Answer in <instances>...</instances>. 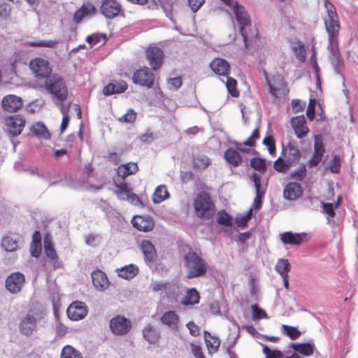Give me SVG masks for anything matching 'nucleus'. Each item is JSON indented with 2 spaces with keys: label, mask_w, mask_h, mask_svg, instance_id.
I'll use <instances>...</instances> for the list:
<instances>
[{
  "label": "nucleus",
  "mask_w": 358,
  "mask_h": 358,
  "mask_svg": "<svg viewBox=\"0 0 358 358\" xmlns=\"http://www.w3.org/2000/svg\"><path fill=\"white\" fill-rule=\"evenodd\" d=\"M326 15L323 16V21L326 31L328 34L327 50L330 52L329 62L335 73L342 78V85L345 86V76L343 71L345 68L344 61L338 49V37L340 31L338 16L334 6L328 0L324 1Z\"/></svg>",
  "instance_id": "nucleus-1"
},
{
  "label": "nucleus",
  "mask_w": 358,
  "mask_h": 358,
  "mask_svg": "<svg viewBox=\"0 0 358 358\" xmlns=\"http://www.w3.org/2000/svg\"><path fill=\"white\" fill-rule=\"evenodd\" d=\"M184 265L189 279L203 276L207 272V263L195 252H188L184 256Z\"/></svg>",
  "instance_id": "nucleus-2"
},
{
  "label": "nucleus",
  "mask_w": 358,
  "mask_h": 358,
  "mask_svg": "<svg viewBox=\"0 0 358 358\" xmlns=\"http://www.w3.org/2000/svg\"><path fill=\"white\" fill-rule=\"evenodd\" d=\"M45 87L52 101H64L68 96V90L64 78L59 75H52L45 83Z\"/></svg>",
  "instance_id": "nucleus-3"
},
{
  "label": "nucleus",
  "mask_w": 358,
  "mask_h": 358,
  "mask_svg": "<svg viewBox=\"0 0 358 358\" xmlns=\"http://www.w3.org/2000/svg\"><path fill=\"white\" fill-rule=\"evenodd\" d=\"M193 205L196 215L200 218L210 219L215 213V205L210 195L205 192L197 194Z\"/></svg>",
  "instance_id": "nucleus-4"
},
{
  "label": "nucleus",
  "mask_w": 358,
  "mask_h": 358,
  "mask_svg": "<svg viewBox=\"0 0 358 358\" xmlns=\"http://www.w3.org/2000/svg\"><path fill=\"white\" fill-rule=\"evenodd\" d=\"M227 6H231L236 20L239 25V31L241 34L243 41L246 43L247 34L245 27L250 25V20L245 8L238 2L234 3L233 0H221Z\"/></svg>",
  "instance_id": "nucleus-5"
},
{
  "label": "nucleus",
  "mask_w": 358,
  "mask_h": 358,
  "mask_svg": "<svg viewBox=\"0 0 358 358\" xmlns=\"http://www.w3.org/2000/svg\"><path fill=\"white\" fill-rule=\"evenodd\" d=\"M131 321L123 315H116L109 322V328L113 334L124 336L127 334L131 329Z\"/></svg>",
  "instance_id": "nucleus-6"
},
{
  "label": "nucleus",
  "mask_w": 358,
  "mask_h": 358,
  "mask_svg": "<svg viewBox=\"0 0 358 358\" xmlns=\"http://www.w3.org/2000/svg\"><path fill=\"white\" fill-rule=\"evenodd\" d=\"M132 81L135 85L150 89L155 83V76L148 67L143 66L134 73Z\"/></svg>",
  "instance_id": "nucleus-7"
},
{
  "label": "nucleus",
  "mask_w": 358,
  "mask_h": 358,
  "mask_svg": "<svg viewBox=\"0 0 358 358\" xmlns=\"http://www.w3.org/2000/svg\"><path fill=\"white\" fill-rule=\"evenodd\" d=\"M101 13L107 19H113L123 13L121 5L116 0H101Z\"/></svg>",
  "instance_id": "nucleus-8"
},
{
  "label": "nucleus",
  "mask_w": 358,
  "mask_h": 358,
  "mask_svg": "<svg viewBox=\"0 0 358 358\" xmlns=\"http://www.w3.org/2000/svg\"><path fill=\"white\" fill-rule=\"evenodd\" d=\"M25 118L21 115H10L6 119V125L9 135L17 136L21 134L25 125Z\"/></svg>",
  "instance_id": "nucleus-9"
},
{
  "label": "nucleus",
  "mask_w": 358,
  "mask_h": 358,
  "mask_svg": "<svg viewBox=\"0 0 358 358\" xmlns=\"http://www.w3.org/2000/svg\"><path fill=\"white\" fill-rule=\"evenodd\" d=\"M145 54L152 70H158L163 63L164 51L156 45H150L147 48Z\"/></svg>",
  "instance_id": "nucleus-10"
},
{
  "label": "nucleus",
  "mask_w": 358,
  "mask_h": 358,
  "mask_svg": "<svg viewBox=\"0 0 358 358\" xmlns=\"http://www.w3.org/2000/svg\"><path fill=\"white\" fill-rule=\"evenodd\" d=\"M25 282L24 275L20 272L10 274L6 280V287L12 294L20 292Z\"/></svg>",
  "instance_id": "nucleus-11"
},
{
  "label": "nucleus",
  "mask_w": 358,
  "mask_h": 358,
  "mask_svg": "<svg viewBox=\"0 0 358 358\" xmlns=\"http://www.w3.org/2000/svg\"><path fill=\"white\" fill-rule=\"evenodd\" d=\"M30 68L37 78H48L51 73L48 62L42 58H35L30 62Z\"/></svg>",
  "instance_id": "nucleus-12"
},
{
  "label": "nucleus",
  "mask_w": 358,
  "mask_h": 358,
  "mask_svg": "<svg viewBox=\"0 0 358 358\" xmlns=\"http://www.w3.org/2000/svg\"><path fill=\"white\" fill-rule=\"evenodd\" d=\"M324 152L322 136L321 135H315L314 136V152L308 162L309 167L317 166L321 162Z\"/></svg>",
  "instance_id": "nucleus-13"
},
{
  "label": "nucleus",
  "mask_w": 358,
  "mask_h": 358,
  "mask_svg": "<svg viewBox=\"0 0 358 358\" xmlns=\"http://www.w3.org/2000/svg\"><path fill=\"white\" fill-rule=\"evenodd\" d=\"M66 313L71 320L78 321L87 315V310L83 302L74 301L69 306Z\"/></svg>",
  "instance_id": "nucleus-14"
},
{
  "label": "nucleus",
  "mask_w": 358,
  "mask_h": 358,
  "mask_svg": "<svg viewBox=\"0 0 358 358\" xmlns=\"http://www.w3.org/2000/svg\"><path fill=\"white\" fill-rule=\"evenodd\" d=\"M290 124L296 136L299 139L306 137L309 132V129L306 126L305 116L303 115L292 117L290 120Z\"/></svg>",
  "instance_id": "nucleus-15"
},
{
  "label": "nucleus",
  "mask_w": 358,
  "mask_h": 358,
  "mask_svg": "<svg viewBox=\"0 0 358 358\" xmlns=\"http://www.w3.org/2000/svg\"><path fill=\"white\" fill-rule=\"evenodd\" d=\"M22 98L14 94L6 95L1 101L2 108L8 113L17 112L22 107Z\"/></svg>",
  "instance_id": "nucleus-16"
},
{
  "label": "nucleus",
  "mask_w": 358,
  "mask_h": 358,
  "mask_svg": "<svg viewBox=\"0 0 358 358\" xmlns=\"http://www.w3.org/2000/svg\"><path fill=\"white\" fill-rule=\"evenodd\" d=\"M141 249L145 263L149 266L154 264L157 259V254L152 242L149 240H143L141 243Z\"/></svg>",
  "instance_id": "nucleus-17"
},
{
  "label": "nucleus",
  "mask_w": 358,
  "mask_h": 358,
  "mask_svg": "<svg viewBox=\"0 0 358 358\" xmlns=\"http://www.w3.org/2000/svg\"><path fill=\"white\" fill-rule=\"evenodd\" d=\"M44 250L47 257L51 260L55 269L62 266V262L59 260L54 245L48 235L44 238Z\"/></svg>",
  "instance_id": "nucleus-18"
},
{
  "label": "nucleus",
  "mask_w": 358,
  "mask_h": 358,
  "mask_svg": "<svg viewBox=\"0 0 358 358\" xmlns=\"http://www.w3.org/2000/svg\"><path fill=\"white\" fill-rule=\"evenodd\" d=\"M303 194L301 185L296 182H291L286 185L283 189V196L285 199L294 201Z\"/></svg>",
  "instance_id": "nucleus-19"
},
{
  "label": "nucleus",
  "mask_w": 358,
  "mask_h": 358,
  "mask_svg": "<svg viewBox=\"0 0 358 358\" xmlns=\"http://www.w3.org/2000/svg\"><path fill=\"white\" fill-rule=\"evenodd\" d=\"M128 85L122 80H115L109 83L103 87V93L106 96H110L115 94H120L127 90Z\"/></svg>",
  "instance_id": "nucleus-20"
},
{
  "label": "nucleus",
  "mask_w": 358,
  "mask_h": 358,
  "mask_svg": "<svg viewBox=\"0 0 358 358\" xmlns=\"http://www.w3.org/2000/svg\"><path fill=\"white\" fill-rule=\"evenodd\" d=\"M211 70L218 76H227L230 73V66L228 62L224 59H215L210 64Z\"/></svg>",
  "instance_id": "nucleus-21"
},
{
  "label": "nucleus",
  "mask_w": 358,
  "mask_h": 358,
  "mask_svg": "<svg viewBox=\"0 0 358 358\" xmlns=\"http://www.w3.org/2000/svg\"><path fill=\"white\" fill-rule=\"evenodd\" d=\"M96 13L95 6L90 3H84L73 15V20L76 24H79L83 19L88 16H92Z\"/></svg>",
  "instance_id": "nucleus-22"
},
{
  "label": "nucleus",
  "mask_w": 358,
  "mask_h": 358,
  "mask_svg": "<svg viewBox=\"0 0 358 358\" xmlns=\"http://www.w3.org/2000/svg\"><path fill=\"white\" fill-rule=\"evenodd\" d=\"M91 277L92 283L97 290L103 291L108 287L109 281L108 278L101 270L94 271L91 274Z\"/></svg>",
  "instance_id": "nucleus-23"
},
{
  "label": "nucleus",
  "mask_w": 358,
  "mask_h": 358,
  "mask_svg": "<svg viewBox=\"0 0 358 358\" xmlns=\"http://www.w3.org/2000/svg\"><path fill=\"white\" fill-rule=\"evenodd\" d=\"M160 322L173 330L178 329L179 316L174 310L164 312L160 317Z\"/></svg>",
  "instance_id": "nucleus-24"
},
{
  "label": "nucleus",
  "mask_w": 358,
  "mask_h": 358,
  "mask_svg": "<svg viewBox=\"0 0 358 358\" xmlns=\"http://www.w3.org/2000/svg\"><path fill=\"white\" fill-rule=\"evenodd\" d=\"M20 329L22 334L29 336L36 330V319L30 315H27L20 322Z\"/></svg>",
  "instance_id": "nucleus-25"
},
{
  "label": "nucleus",
  "mask_w": 358,
  "mask_h": 358,
  "mask_svg": "<svg viewBox=\"0 0 358 358\" xmlns=\"http://www.w3.org/2000/svg\"><path fill=\"white\" fill-rule=\"evenodd\" d=\"M131 222L135 228L144 232L150 231L154 227V223L150 217L137 216Z\"/></svg>",
  "instance_id": "nucleus-26"
},
{
  "label": "nucleus",
  "mask_w": 358,
  "mask_h": 358,
  "mask_svg": "<svg viewBox=\"0 0 358 358\" xmlns=\"http://www.w3.org/2000/svg\"><path fill=\"white\" fill-rule=\"evenodd\" d=\"M282 155H284L292 164L301 157L299 150L292 142L288 143L287 148L282 144Z\"/></svg>",
  "instance_id": "nucleus-27"
},
{
  "label": "nucleus",
  "mask_w": 358,
  "mask_h": 358,
  "mask_svg": "<svg viewBox=\"0 0 358 358\" xmlns=\"http://www.w3.org/2000/svg\"><path fill=\"white\" fill-rule=\"evenodd\" d=\"M306 236L305 234H297L292 231H286L280 234L281 241L286 245H299L301 243L303 238Z\"/></svg>",
  "instance_id": "nucleus-28"
},
{
  "label": "nucleus",
  "mask_w": 358,
  "mask_h": 358,
  "mask_svg": "<svg viewBox=\"0 0 358 358\" xmlns=\"http://www.w3.org/2000/svg\"><path fill=\"white\" fill-rule=\"evenodd\" d=\"M20 238L18 235H8L3 238L1 246L7 252H14L18 248Z\"/></svg>",
  "instance_id": "nucleus-29"
},
{
  "label": "nucleus",
  "mask_w": 358,
  "mask_h": 358,
  "mask_svg": "<svg viewBox=\"0 0 358 358\" xmlns=\"http://www.w3.org/2000/svg\"><path fill=\"white\" fill-rule=\"evenodd\" d=\"M30 130L38 138L48 140L51 137L50 131L42 122L34 124L31 127Z\"/></svg>",
  "instance_id": "nucleus-30"
},
{
  "label": "nucleus",
  "mask_w": 358,
  "mask_h": 358,
  "mask_svg": "<svg viewBox=\"0 0 358 358\" xmlns=\"http://www.w3.org/2000/svg\"><path fill=\"white\" fill-rule=\"evenodd\" d=\"M138 268L136 265L131 264L117 268L118 276L123 279H131L138 273Z\"/></svg>",
  "instance_id": "nucleus-31"
},
{
  "label": "nucleus",
  "mask_w": 358,
  "mask_h": 358,
  "mask_svg": "<svg viewBox=\"0 0 358 358\" xmlns=\"http://www.w3.org/2000/svg\"><path fill=\"white\" fill-rule=\"evenodd\" d=\"M290 347L296 352L303 355V356H310L313 354L315 346L311 342L308 343H291Z\"/></svg>",
  "instance_id": "nucleus-32"
},
{
  "label": "nucleus",
  "mask_w": 358,
  "mask_h": 358,
  "mask_svg": "<svg viewBox=\"0 0 358 358\" xmlns=\"http://www.w3.org/2000/svg\"><path fill=\"white\" fill-rule=\"evenodd\" d=\"M224 159L234 167H237L242 163V157L238 152L234 148H228L224 152Z\"/></svg>",
  "instance_id": "nucleus-33"
},
{
  "label": "nucleus",
  "mask_w": 358,
  "mask_h": 358,
  "mask_svg": "<svg viewBox=\"0 0 358 358\" xmlns=\"http://www.w3.org/2000/svg\"><path fill=\"white\" fill-rule=\"evenodd\" d=\"M143 338L150 344H155L160 336L158 330L151 325H148L143 330Z\"/></svg>",
  "instance_id": "nucleus-34"
},
{
  "label": "nucleus",
  "mask_w": 358,
  "mask_h": 358,
  "mask_svg": "<svg viewBox=\"0 0 358 358\" xmlns=\"http://www.w3.org/2000/svg\"><path fill=\"white\" fill-rule=\"evenodd\" d=\"M169 197V193L165 185H159L156 189L152 195V201L155 203H160Z\"/></svg>",
  "instance_id": "nucleus-35"
},
{
  "label": "nucleus",
  "mask_w": 358,
  "mask_h": 358,
  "mask_svg": "<svg viewBox=\"0 0 358 358\" xmlns=\"http://www.w3.org/2000/svg\"><path fill=\"white\" fill-rule=\"evenodd\" d=\"M250 179L253 182L255 189V194H265L267 187V182L262 183L261 175L257 173H253L250 175Z\"/></svg>",
  "instance_id": "nucleus-36"
},
{
  "label": "nucleus",
  "mask_w": 358,
  "mask_h": 358,
  "mask_svg": "<svg viewBox=\"0 0 358 358\" xmlns=\"http://www.w3.org/2000/svg\"><path fill=\"white\" fill-rule=\"evenodd\" d=\"M217 222L223 226L231 227L233 224V217L225 210H222L217 213Z\"/></svg>",
  "instance_id": "nucleus-37"
},
{
  "label": "nucleus",
  "mask_w": 358,
  "mask_h": 358,
  "mask_svg": "<svg viewBox=\"0 0 358 358\" xmlns=\"http://www.w3.org/2000/svg\"><path fill=\"white\" fill-rule=\"evenodd\" d=\"M199 302V295L195 288L189 289L182 302L185 305H194Z\"/></svg>",
  "instance_id": "nucleus-38"
},
{
  "label": "nucleus",
  "mask_w": 358,
  "mask_h": 358,
  "mask_svg": "<svg viewBox=\"0 0 358 358\" xmlns=\"http://www.w3.org/2000/svg\"><path fill=\"white\" fill-rule=\"evenodd\" d=\"M205 341L208 349L217 351L220 345V341L217 337L212 336L208 331L204 332Z\"/></svg>",
  "instance_id": "nucleus-39"
},
{
  "label": "nucleus",
  "mask_w": 358,
  "mask_h": 358,
  "mask_svg": "<svg viewBox=\"0 0 358 358\" xmlns=\"http://www.w3.org/2000/svg\"><path fill=\"white\" fill-rule=\"evenodd\" d=\"M290 267V264L288 259H280L275 265V270L281 277L287 276Z\"/></svg>",
  "instance_id": "nucleus-40"
},
{
  "label": "nucleus",
  "mask_w": 358,
  "mask_h": 358,
  "mask_svg": "<svg viewBox=\"0 0 358 358\" xmlns=\"http://www.w3.org/2000/svg\"><path fill=\"white\" fill-rule=\"evenodd\" d=\"M103 40V44H105L108 40L107 35L106 34L94 33L87 36L85 41L91 46H94L101 42Z\"/></svg>",
  "instance_id": "nucleus-41"
},
{
  "label": "nucleus",
  "mask_w": 358,
  "mask_h": 358,
  "mask_svg": "<svg viewBox=\"0 0 358 358\" xmlns=\"http://www.w3.org/2000/svg\"><path fill=\"white\" fill-rule=\"evenodd\" d=\"M292 164L287 160L281 157H278L273 163V168L280 173H286Z\"/></svg>",
  "instance_id": "nucleus-42"
},
{
  "label": "nucleus",
  "mask_w": 358,
  "mask_h": 358,
  "mask_svg": "<svg viewBox=\"0 0 358 358\" xmlns=\"http://www.w3.org/2000/svg\"><path fill=\"white\" fill-rule=\"evenodd\" d=\"M250 166L255 170L260 173H264L266 170V162L260 157H254L250 160Z\"/></svg>",
  "instance_id": "nucleus-43"
},
{
  "label": "nucleus",
  "mask_w": 358,
  "mask_h": 358,
  "mask_svg": "<svg viewBox=\"0 0 358 358\" xmlns=\"http://www.w3.org/2000/svg\"><path fill=\"white\" fill-rule=\"evenodd\" d=\"M252 319L254 321H258L261 319L268 318L266 311L260 308L257 304H252L251 306Z\"/></svg>",
  "instance_id": "nucleus-44"
},
{
  "label": "nucleus",
  "mask_w": 358,
  "mask_h": 358,
  "mask_svg": "<svg viewBox=\"0 0 358 358\" xmlns=\"http://www.w3.org/2000/svg\"><path fill=\"white\" fill-rule=\"evenodd\" d=\"M282 331L284 334L292 340L298 338L301 335V332L296 327L289 325L282 324Z\"/></svg>",
  "instance_id": "nucleus-45"
},
{
  "label": "nucleus",
  "mask_w": 358,
  "mask_h": 358,
  "mask_svg": "<svg viewBox=\"0 0 358 358\" xmlns=\"http://www.w3.org/2000/svg\"><path fill=\"white\" fill-rule=\"evenodd\" d=\"M61 358H83L81 355L72 346L66 345L61 352Z\"/></svg>",
  "instance_id": "nucleus-46"
},
{
  "label": "nucleus",
  "mask_w": 358,
  "mask_h": 358,
  "mask_svg": "<svg viewBox=\"0 0 358 358\" xmlns=\"http://www.w3.org/2000/svg\"><path fill=\"white\" fill-rule=\"evenodd\" d=\"M116 187L118 189L117 191V196L121 200H127L129 198L131 192L129 191L127 185L124 182L117 183L115 182Z\"/></svg>",
  "instance_id": "nucleus-47"
},
{
  "label": "nucleus",
  "mask_w": 358,
  "mask_h": 358,
  "mask_svg": "<svg viewBox=\"0 0 358 358\" xmlns=\"http://www.w3.org/2000/svg\"><path fill=\"white\" fill-rule=\"evenodd\" d=\"M225 77L227 78L226 87H227L229 93L233 97H238L239 92L236 90V80L234 78L229 77V76Z\"/></svg>",
  "instance_id": "nucleus-48"
},
{
  "label": "nucleus",
  "mask_w": 358,
  "mask_h": 358,
  "mask_svg": "<svg viewBox=\"0 0 358 358\" xmlns=\"http://www.w3.org/2000/svg\"><path fill=\"white\" fill-rule=\"evenodd\" d=\"M307 169L305 164H301L300 167L290 173L292 178L299 181H303L306 177Z\"/></svg>",
  "instance_id": "nucleus-49"
},
{
  "label": "nucleus",
  "mask_w": 358,
  "mask_h": 358,
  "mask_svg": "<svg viewBox=\"0 0 358 358\" xmlns=\"http://www.w3.org/2000/svg\"><path fill=\"white\" fill-rule=\"evenodd\" d=\"M293 52L296 59L300 62L306 60V50L304 45L300 42L293 47Z\"/></svg>",
  "instance_id": "nucleus-50"
},
{
  "label": "nucleus",
  "mask_w": 358,
  "mask_h": 358,
  "mask_svg": "<svg viewBox=\"0 0 358 358\" xmlns=\"http://www.w3.org/2000/svg\"><path fill=\"white\" fill-rule=\"evenodd\" d=\"M210 164V159L205 155H197L194 157V165L199 169H205Z\"/></svg>",
  "instance_id": "nucleus-51"
},
{
  "label": "nucleus",
  "mask_w": 358,
  "mask_h": 358,
  "mask_svg": "<svg viewBox=\"0 0 358 358\" xmlns=\"http://www.w3.org/2000/svg\"><path fill=\"white\" fill-rule=\"evenodd\" d=\"M263 345V352L266 358H284L282 353L277 350H271L267 345Z\"/></svg>",
  "instance_id": "nucleus-52"
},
{
  "label": "nucleus",
  "mask_w": 358,
  "mask_h": 358,
  "mask_svg": "<svg viewBox=\"0 0 358 358\" xmlns=\"http://www.w3.org/2000/svg\"><path fill=\"white\" fill-rule=\"evenodd\" d=\"M263 144L267 147L270 155L275 153V142L273 136H267L263 140Z\"/></svg>",
  "instance_id": "nucleus-53"
},
{
  "label": "nucleus",
  "mask_w": 358,
  "mask_h": 358,
  "mask_svg": "<svg viewBox=\"0 0 358 358\" xmlns=\"http://www.w3.org/2000/svg\"><path fill=\"white\" fill-rule=\"evenodd\" d=\"M341 166L340 157L338 155H334L329 165V171L332 173H338L340 172Z\"/></svg>",
  "instance_id": "nucleus-54"
},
{
  "label": "nucleus",
  "mask_w": 358,
  "mask_h": 358,
  "mask_svg": "<svg viewBox=\"0 0 358 358\" xmlns=\"http://www.w3.org/2000/svg\"><path fill=\"white\" fill-rule=\"evenodd\" d=\"M168 87L171 90H177L182 85L180 77L171 78L167 80Z\"/></svg>",
  "instance_id": "nucleus-55"
},
{
  "label": "nucleus",
  "mask_w": 358,
  "mask_h": 358,
  "mask_svg": "<svg viewBox=\"0 0 358 358\" xmlns=\"http://www.w3.org/2000/svg\"><path fill=\"white\" fill-rule=\"evenodd\" d=\"M264 74L265 79H266V83H267L268 89H269L270 94L275 98L279 97V96L281 94L280 89L275 87L274 85H273L271 84V81L269 80L268 74L266 71L264 72Z\"/></svg>",
  "instance_id": "nucleus-56"
},
{
  "label": "nucleus",
  "mask_w": 358,
  "mask_h": 358,
  "mask_svg": "<svg viewBox=\"0 0 358 358\" xmlns=\"http://www.w3.org/2000/svg\"><path fill=\"white\" fill-rule=\"evenodd\" d=\"M306 200L309 203L308 207L313 210H318L320 206H321V202H322L317 196H308Z\"/></svg>",
  "instance_id": "nucleus-57"
},
{
  "label": "nucleus",
  "mask_w": 358,
  "mask_h": 358,
  "mask_svg": "<svg viewBox=\"0 0 358 358\" xmlns=\"http://www.w3.org/2000/svg\"><path fill=\"white\" fill-rule=\"evenodd\" d=\"M136 117V113L133 109H129L127 112L122 115L120 120L123 122L132 123Z\"/></svg>",
  "instance_id": "nucleus-58"
},
{
  "label": "nucleus",
  "mask_w": 358,
  "mask_h": 358,
  "mask_svg": "<svg viewBox=\"0 0 358 358\" xmlns=\"http://www.w3.org/2000/svg\"><path fill=\"white\" fill-rule=\"evenodd\" d=\"M321 207L322 208L323 213L327 214L331 217H334L336 215L334 211V203H324L321 202Z\"/></svg>",
  "instance_id": "nucleus-59"
},
{
  "label": "nucleus",
  "mask_w": 358,
  "mask_h": 358,
  "mask_svg": "<svg viewBox=\"0 0 358 358\" xmlns=\"http://www.w3.org/2000/svg\"><path fill=\"white\" fill-rule=\"evenodd\" d=\"M315 106L316 100L315 99H310L306 110V115L310 120H313L315 116Z\"/></svg>",
  "instance_id": "nucleus-60"
},
{
  "label": "nucleus",
  "mask_w": 358,
  "mask_h": 358,
  "mask_svg": "<svg viewBox=\"0 0 358 358\" xmlns=\"http://www.w3.org/2000/svg\"><path fill=\"white\" fill-rule=\"evenodd\" d=\"M169 285L167 281H154L151 283V287L153 292L165 290Z\"/></svg>",
  "instance_id": "nucleus-61"
},
{
  "label": "nucleus",
  "mask_w": 358,
  "mask_h": 358,
  "mask_svg": "<svg viewBox=\"0 0 358 358\" xmlns=\"http://www.w3.org/2000/svg\"><path fill=\"white\" fill-rule=\"evenodd\" d=\"M259 137V131L257 128L252 133L251 136L244 142V145L247 146H254L255 144V141L258 139Z\"/></svg>",
  "instance_id": "nucleus-62"
},
{
  "label": "nucleus",
  "mask_w": 358,
  "mask_h": 358,
  "mask_svg": "<svg viewBox=\"0 0 358 358\" xmlns=\"http://www.w3.org/2000/svg\"><path fill=\"white\" fill-rule=\"evenodd\" d=\"M306 106V103L299 99H293L292 101V107L294 113L302 111Z\"/></svg>",
  "instance_id": "nucleus-63"
},
{
  "label": "nucleus",
  "mask_w": 358,
  "mask_h": 358,
  "mask_svg": "<svg viewBox=\"0 0 358 358\" xmlns=\"http://www.w3.org/2000/svg\"><path fill=\"white\" fill-rule=\"evenodd\" d=\"M204 2L205 0H188L189 6L193 13L197 12Z\"/></svg>",
  "instance_id": "nucleus-64"
}]
</instances>
